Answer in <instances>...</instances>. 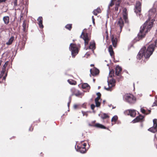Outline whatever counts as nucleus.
Listing matches in <instances>:
<instances>
[{"mask_svg":"<svg viewBox=\"0 0 157 157\" xmlns=\"http://www.w3.org/2000/svg\"><path fill=\"white\" fill-rule=\"evenodd\" d=\"M156 16V9L153 8L149 10L148 12V19L140 27L139 33L137 37L135 39L136 41H139L145 37L146 33L149 31L152 28L155 20L153 19L151 21H149Z\"/></svg>","mask_w":157,"mask_h":157,"instance_id":"f257e3e1","label":"nucleus"},{"mask_svg":"<svg viewBox=\"0 0 157 157\" xmlns=\"http://www.w3.org/2000/svg\"><path fill=\"white\" fill-rule=\"evenodd\" d=\"M157 47V39L155 41V44H150L148 46L147 49L146 47H143L139 52L137 56V58L139 59L143 56L145 58H148L152 54L155 47Z\"/></svg>","mask_w":157,"mask_h":157,"instance_id":"f03ea898","label":"nucleus"},{"mask_svg":"<svg viewBox=\"0 0 157 157\" xmlns=\"http://www.w3.org/2000/svg\"><path fill=\"white\" fill-rule=\"evenodd\" d=\"M124 101L130 104H133L135 103L136 98L133 95L131 94H126L123 97Z\"/></svg>","mask_w":157,"mask_h":157,"instance_id":"7ed1b4c3","label":"nucleus"},{"mask_svg":"<svg viewBox=\"0 0 157 157\" xmlns=\"http://www.w3.org/2000/svg\"><path fill=\"white\" fill-rule=\"evenodd\" d=\"M69 49L71 52L72 56L74 58L78 52V50L76 44L71 43L70 44Z\"/></svg>","mask_w":157,"mask_h":157,"instance_id":"20e7f679","label":"nucleus"},{"mask_svg":"<svg viewBox=\"0 0 157 157\" xmlns=\"http://www.w3.org/2000/svg\"><path fill=\"white\" fill-rule=\"evenodd\" d=\"M17 0H12L11 4L13 6L15 10H20L23 8V5L22 3H20L17 4Z\"/></svg>","mask_w":157,"mask_h":157,"instance_id":"39448f33","label":"nucleus"},{"mask_svg":"<svg viewBox=\"0 0 157 157\" xmlns=\"http://www.w3.org/2000/svg\"><path fill=\"white\" fill-rule=\"evenodd\" d=\"M108 87L106 88L105 87V88L108 91H111V89L115 86L116 81L115 79H111L110 80L108 79L107 80Z\"/></svg>","mask_w":157,"mask_h":157,"instance_id":"423d86ee","label":"nucleus"},{"mask_svg":"<svg viewBox=\"0 0 157 157\" xmlns=\"http://www.w3.org/2000/svg\"><path fill=\"white\" fill-rule=\"evenodd\" d=\"M80 37L82 38L84 40L85 46L88 44L89 41L90 40V38L88 37V34L87 33H84L82 32L81 35L80 36Z\"/></svg>","mask_w":157,"mask_h":157,"instance_id":"0eeeda50","label":"nucleus"},{"mask_svg":"<svg viewBox=\"0 0 157 157\" xmlns=\"http://www.w3.org/2000/svg\"><path fill=\"white\" fill-rule=\"evenodd\" d=\"M135 12L136 13L137 15L140 16V13L141 11V4L140 2H137L135 9Z\"/></svg>","mask_w":157,"mask_h":157,"instance_id":"6e6552de","label":"nucleus"},{"mask_svg":"<svg viewBox=\"0 0 157 157\" xmlns=\"http://www.w3.org/2000/svg\"><path fill=\"white\" fill-rule=\"evenodd\" d=\"M153 126L149 128L148 130L153 133H155L157 131V120L155 119L153 120Z\"/></svg>","mask_w":157,"mask_h":157,"instance_id":"1a4fd4ad","label":"nucleus"},{"mask_svg":"<svg viewBox=\"0 0 157 157\" xmlns=\"http://www.w3.org/2000/svg\"><path fill=\"white\" fill-rule=\"evenodd\" d=\"M124 113L126 115H130L132 117H135L136 115V110L134 109H128L124 111Z\"/></svg>","mask_w":157,"mask_h":157,"instance_id":"9d476101","label":"nucleus"},{"mask_svg":"<svg viewBox=\"0 0 157 157\" xmlns=\"http://www.w3.org/2000/svg\"><path fill=\"white\" fill-rule=\"evenodd\" d=\"M71 91L72 93V95H75L77 97H78L82 94V93L79 90L74 88H71Z\"/></svg>","mask_w":157,"mask_h":157,"instance_id":"9b49d317","label":"nucleus"},{"mask_svg":"<svg viewBox=\"0 0 157 157\" xmlns=\"http://www.w3.org/2000/svg\"><path fill=\"white\" fill-rule=\"evenodd\" d=\"M124 25V22L122 19L121 17L118 20L117 22V26L119 27L120 32L121 31L122 28Z\"/></svg>","mask_w":157,"mask_h":157,"instance_id":"f8f14e48","label":"nucleus"},{"mask_svg":"<svg viewBox=\"0 0 157 157\" xmlns=\"http://www.w3.org/2000/svg\"><path fill=\"white\" fill-rule=\"evenodd\" d=\"M75 148L77 151H79L82 153H85L86 151L85 148L83 147H81L80 146L78 145L77 146V147H75Z\"/></svg>","mask_w":157,"mask_h":157,"instance_id":"ddd939ff","label":"nucleus"},{"mask_svg":"<svg viewBox=\"0 0 157 157\" xmlns=\"http://www.w3.org/2000/svg\"><path fill=\"white\" fill-rule=\"evenodd\" d=\"M90 74L93 76H95L99 74V71L98 69L94 68L93 70L90 69Z\"/></svg>","mask_w":157,"mask_h":157,"instance_id":"4468645a","label":"nucleus"},{"mask_svg":"<svg viewBox=\"0 0 157 157\" xmlns=\"http://www.w3.org/2000/svg\"><path fill=\"white\" fill-rule=\"evenodd\" d=\"M122 71V68L119 66L117 65L116 67L115 68V74L119 76Z\"/></svg>","mask_w":157,"mask_h":157,"instance_id":"2eb2a0df","label":"nucleus"},{"mask_svg":"<svg viewBox=\"0 0 157 157\" xmlns=\"http://www.w3.org/2000/svg\"><path fill=\"white\" fill-rule=\"evenodd\" d=\"M144 118V117L143 116L141 115H140L138 116L137 117L132 121V122L134 123L140 121L142 120Z\"/></svg>","mask_w":157,"mask_h":157,"instance_id":"dca6fc26","label":"nucleus"},{"mask_svg":"<svg viewBox=\"0 0 157 157\" xmlns=\"http://www.w3.org/2000/svg\"><path fill=\"white\" fill-rule=\"evenodd\" d=\"M37 21L38 22V25L39 27L40 28H43L44 26L43 25V18L42 17H39L37 19Z\"/></svg>","mask_w":157,"mask_h":157,"instance_id":"f3484780","label":"nucleus"},{"mask_svg":"<svg viewBox=\"0 0 157 157\" xmlns=\"http://www.w3.org/2000/svg\"><path fill=\"white\" fill-rule=\"evenodd\" d=\"M111 40L112 44L114 47H116L117 42V40L116 37L112 35L111 37Z\"/></svg>","mask_w":157,"mask_h":157,"instance_id":"a211bd4d","label":"nucleus"},{"mask_svg":"<svg viewBox=\"0 0 157 157\" xmlns=\"http://www.w3.org/2000/svg\"><path fill=\"white\" fill-rule=\"evenodd\" d=\"M95 44L94 41H91L90 43V45L89 46V48L91 49L94 51V49L95 48Z\"/></svg>","mask_w":157,"mask_h":157,"instance_id":"6ab92c4d","label":"nucleus"},{"mask_svg":"<svg viewBox=\"0 0 157 157\" xmlns=\"http://www.w3.org/2000/svg\"><path fill=\"white\" fill-rule=\"evenodd\" d=\"M123 15L124 18V19L125 21H126L127 19V10L126 8H124L123 9Z\"/></svg>","mask_w":157,"mask_h":157,"instance_id":"aec40b11","label":"nucleus"},{"mask_svg":"<svg viewBox=\"0 0 157 157\" xmlns=\"http://www.w3.org/2000/svg\"><path fill=\"white\" fill-rule=\"evenodd\" d=\"M10 18L9 16H6L3 17V20L5 24L7 25L9 22Z\"/></svg>","mask_w":157,"mask_h":157,"instance_id":"412c9836","label":"nucleus"},{"mask_svg":"<svg viewBox=\"0 0 157 157\" xmlns=\"http://www.w3.org/2000/svg\"><path fill=\"white\" fill-rule=\"evenodd\" d=\"M108 51L109 52L110 55L112 57L113 56L114 53L112 47L111 45H110L108 48Z\"/></svg>","mask_w":157,"mask_h":157,"instance_id":"4be33fe9","label":"nucleus"},{"mask_svg":"<svg viewBox=\"0 0 157 157\" xmlns=\"http://www.w3.org/2000/svg\"><path fill=\"white\" fill-rule=\"evenodd\" d=\"M5 71H6L5 70H2V71H1L0 75L3 76L2 78L3 80H5L6 77L7 75V72L5 74Z\"/></svg>","mask_w":157,"mask_h":157,"instance_id":"5701e85b","label":"nucleus"},{"mask_svg":"<svg viewBox=\"0 0 157 157\" xmlns=\"http://www.w3.org/2000/svg\"><path fill=\"white\" fill-rule=\"evenodd\" d=\"M14 37L13 36H12L9 39L8 41L6 42V44L7 45L11 44L13 41L14 40Z\"/></svg>","mask_w":157,"mask_h":157,"instance_id":"b1692460","label":"nucleus"},{"mask_svg":"<svg viewBox=\"0 0 157 157\" xmlns=\"http://www.w3.org/2000/svg\"><path fill=\"white\" fill-rule=\"evenodd\" d=\"M82 88L83 89H86L88 90H89L90 89V86L86 83H84L82 85Z\"/></svg>","mask_w":157,"mask_h":157,"instance_id":"393cba45","label":"nucleus"},{"mask_svg":"<svg viewBox=\"0 0 157 157\" xmlns=\"http://www.w3.org/2000/svg\"><path fill=\"white\" fill-rule=\"evenodd\" d=\"M94 126L95 127L98 128H104V129H106V127H105V126H104V125H103L101 124H99L98 123L94 125Z\"/></svg>","mask_w":157,"mask_h":157,"instance_id":"a878e982","label":"nucleus"},{"mask_svg":"<svg viewBox=\"0 0 157 157\" xmlns=\"http://www.w3.org/2000/svg\"><path fill=\"white\" fill-rule=\"evenodd\" d=\"M25 44V41H22L20 43L19 46L21 49H23L24 48Z\"/></svg>","mask_w":157,"mask_h":157,"instance_id":"bb28decb","label":"nucleus"},{"mask_svg":"<svg viewBox=\"0 0 157 157\" xmlns=\"http://www.w3.org/2000/svg\"><path fill=\"white\" fill-rule=\"evenodd\" d=\"M23 30L24 32H25L26 31L27 25L26 24L25 21H24L22 24Z\"/></svg>","mask_w":157,"mask_h":157,"instance_id":"cd10ccee","label":"nucleus"},{"mask_svg":"<svg viewBox=\"0 0 157 157\" xmlns=\"http://www.w3.org/2000/svg\"><path fill=\"white\" fill-rule=\"evenodd\" d=\"M68 82L71 85H75L76 84L75 81L71 79L68 80Z\"/></svg>","mask_w":157,"mask_h":157,"instance_id":"c85d7f7f","label":"nucleus"},{"mask_svg":"<svg viewBox=\"0 0 157 157\" xmlns=\"http://www.w3.org/2000/svg\"><path fill=\"white\" fill-rule=\"evenodd\" d=\"M101 117L102 119H104L108 117L109 116L107 114L104 113L101 116Z\"/></svg>","mask_w":157,"mask_h":157,"instance_id":"c756f323","label":"nucleus"},{"mask_svg":"<svg viewBox=\"0 0 157 157\" xmlns=\"http://www.w3.org/2000/svg\"><path fill=\"white\" fill-rule=\"evenodd\" d=\"M72 28V24H68L65 26V28L69 30H71Z\"/></svg>","mask_w":157,"mask_h":157,"instance_id":"7c9ffc66","label":"nucleus"},{"mask_svg":"<svg viewBox=\"0 0 157 157\" xmlns=\"http://www.w3.org/2000/svg\"><path fill=\"white\" fill-rule=\"evenodd\" d=\"M117 119H118L117 116L116 115L112 117V118L111 119V121L112 122L114 121V122H115L117 121Z\"/></svg>","mask_w":157,"mask_h":157,"instance_id":"2f4dec72","label":"nucleus"},{"mask_svg":"<svg viewBox=\"0 0 157 157\" xmlns=\"http://www.w3.org/2000/svg\"><path fill=\"white\" fill-rule=\"evenodd\" d=\"M114 71L113 70L110 71L109 74V76L112 77L114 75Z\"/></svg>","mask_w":157,"mask_h":157,"instance_id":"473e14b6","label":"nucleus"},{"mask_svg":"<svg viewBox=\"0 0 157 157\" xmlns=\"http://www.w3.org/2000/svg\"><path fill=\"white\" fill-rule=\"evenodd\" d=\"M100 101H95V104H96V106L97 107H99L100 106Z\"/></svg>","mask_w":157,"mask_h":157,"instance_id":"72a5a7b5","label":"nucleus"},{"mask_svg":"<svg viewBox=\"0 0 157 157\" xmlns=\"http://www.w3.org/2000/svg\"><path fill=\"white\" fill-rule=\"evenodd\" d=\"M8 63V61H7L4 64V65L2 67V70H5V71H6V66L7 65Z\"/></svg>","mask_w":157,"mask_h":157,"instance_id":"f704fd0d","label":"nucleus"},{"mask_svg":"<svg viewBox=\"0 0 157 157\" xmlns=\"http://www.w3.org/2000/svg\"><path fill=\"white\" fill-rule=\"evenodd\" d=\"M141 112L143 114L147 115L148 114L146 113V111L145 109H143L142 108H141L140 109Z\"/></svg>","mask_w":157,"mask_h":157,"instance_id":"c9c22d12","label":"nucleus"},{"mask_svg":"<svg viewBox=\"0 0 157 157\" xmlns=\"http://www.w3.org/2000/svg\"><path fill=\"white\" fill-rule=\"evenodd\" d=\"M87 112H84L83 111H82V113L83 114V116H86V117H87L88 116V114L87 113Z\"/></svg>","mask_w":157,"mask_h":157,"instance_id":"e433bc0d","label":"nucleus"},{"mask_svg":"<svg viewBox=\"0 0 157 157\" xmlns=\"http://www.w3.org/2000/svg\"><path fill=\"white\" fill-rule=\"evenodd\" d=\"M96 10V11L99 13L101 12V10L100 8L98 7L95 10Z\"/></svg>","mask_w":157,"mask_h":157,"instance_id":"4c0bfd02","label":"nucleus"},{"mask_svg":"<svg viewBox=\"0 0 157 157\" xmlns=\"http://www.w3.org/2000/svg\"><path fill=\"white\" fill-rule=\"evenodd\" d=\"M1 29L3 30H4L6 29V28L5 27V26L4 25H2L1 26Z\"/></svg>","mask_w":157,"mask_h":157,"instance_id":"58836bf2","label":"nucleus"},{"mask_svg":"<svg viewBox=\"0 0 157 157\" xmlns=\"http://www.w3.org/2000/svg\"><path fill=\"white\" fill-rule=\"evenodd\" d=\"M96 105L93 104H92L91 105V108L92 110H94V108L95 107Z\"/></svg>","mask_w":157,"mask_h":157,"instance_id":"ea45409f","label":"nucleus"},{"mask_svg":"<svg viewBox=\"0 0 157 157\" xmlns=\"http://www.w3.org/2000/svg\"><path fill=\"white\" fill-rule=\"evenodd\" d=\"M93 14L95 16L97 15L98 14V13H97V12L96 11V10H94L93 11Z\"/></svg>","mask_w":157,"mask_h":157,"instance_id":"a19ab883","label":"nucleus"},{"mask_svg":"<svg viewBox=\"0 0 157 157\" xmlns=\"http://www.w3.org/2000/svg\"><path fill=\"white\" fill-rule=\"evenodd\" d=\"M101 98L99 97V96H98L95 99V101H100V99Z\"/></svg>","mask_w":157,"mask_h":157,"instance_id":"79ce46f5","label":"nucleus"},{"mask_svg":"<svg viewBox=\"0 0 157 157\" xmlns=\"http://www.w3.org/2000/svg\"><path fill=\"white\" fill-rule=\"evenodd\" d=\"M112 6V4H109V5L108 7V10H107V12L108 13L109 11V6Z\"/></svg>","mask_w":157,"mask_h":157,"instance_id":"37998d69","label":"nucleus"},{"mask_svg":"<svg viewBox=\"0 0 157 157\" xmlns=\"http://www.w3.org/2000/svg\"><path fill=\"white\" fill-rule=\"evenodd\" d=\"M6 0H0V4L5 2Z\"/></svg>","mask_w":157,"mask_h":157,"instance_id":"c03bdc74","label":"nucleus"},{"mask_svg":"<svg viewBox=\"0 0 157 157\" xmlns=\"http://www.w3.org/2000/svg\"><path fill=\"white\" fill-rule=\"evenodd\" d=\"M118 9V6H116L115 7V10L116 11H117Z\"/></svg>","mask_w":157,"mask_h":157,"instance_id":"a18cd8bd","label":"nucleus"},{"mask_svg":"<svg viewBox=\"0 0 157 157\" xmlns=\"http://www.w3.org/2000/svg\"><path fill=\"white\" fill-rule=\"evenodd\" d=\"M72 96V94L70 95L69 98V101H70L71 102V97Z\"/></svg>","mask_w":157,"mask_h":157,"instance_id":"49530a36","label":"nucleus"},{"mask_svg":"<svg viewBox=\"0 0 157 157\" xmlns=\"http://www.w3.org/2000/svg\"><path fill=\"white\" fill-rule=\"evenodd\" d=\"M97 94L98 96H99V97L101 98V94H100V92H98Z\"/></svg>","mask_w":157,"mask_h":157,"instance_id":"de8ad7c7","label":"nucleus"},{"mask_svg":"<svg viewBox=\"0 0 157 157\" xmlns=\"http://www.w3.org/2000/svg\"><path fill=\"white\" fill-rule=\"evenodd\" d=\"M83 147H84V148H85V147L86 146V144L85 143H84L83 144Z\"/></svg>","mask_w":157,"mask_h":157,"instance_id":"09e8293b","label":"nucleus"},{"mask_svg":"<svg viewBox=\"0 0 157 157\" xmlns=\"http://www.w3.org/2000/svg\"><path fill=\"white\" fill-rule=\"evenodd\" d=\"M71 102L70 101H69L67 103V106L68 107L69 106L70 104L71 103Z\"/></svg>","mask_w":157,"mask_h":157,"instance_id":"8fccbe9b","label":"nucleus"},{"mask_svg":"<svg viewBox=\"0 0 157 157\" xmlns=\"http://www.w3.org/2000/svg\"><path fill=\"white\" fill-rule=\"evenodd\" d=\"M77 107V105H74V107L75 109Z\"/></svg>","mask_w":157,"mask_h":157,"instance_id":"3c124183","label":"nucleus"},{"mask_svg":"<svg viewBox=\"0 0 157 157\" xmlns=\"http://www.w3.org/2000/svg\"><path fill=\"white\" fill-rule=\"evenodd\" d=\"M94 20H95L94 19H93V20H92V22L94 24H95Z\"/></svg>","mask_w":157,"mask_h":157,"instance_id":"603ef678","label":"nucleus"},{"mask_svg":"<svg viewBox=\"0 0 157 157\" xmlns=\"http://www.w3.org/2000/svg\"><path fill=\"white\" fill-rule=\"evenodd\" d=\"M31 128L30 127L29 129V131H32L33 130V128H32V130L31 129Z\"/></svg>","mask_w":157,"mask_h":157,"instance_id":"864d4df0","label":"nucleus"},{"mask_svg":"<svg viewBox=\"0 0 157 157\" xmlns=\"http://www.w3.org/2000/svg\"><path fill=\"white\" fill-rule=\"evenodd\" d=\"M86 56H89V54H87V53H86Z\"/></svg>","mask_w":157,"mask_h":157,"instance_id":"5fc2aeb1","label":"nucleus"},{"mask_svg":"<svg viewBox=\"0 0 157 157\" xmlns=\"http://www.w3.org/2000/svg\"><path fill=\"white\" fill-rule=\"evenodd\" d=\"M2 77H3V76H2L0 74V79L2 78Z\"/></svg>","mask_w":157,"mask_h":157,"instance_id":"6e6d98bb","label":"nucleus"},{"mask_svg":"<svg viewBox=\"0 0 157 157\" xmlns=\"http://www.w3.org/2000/svg\"><path fill=\"white\" fill-rule=\"evenodd\" d=\"M2 62V61L0 60V66H1V65Z\"/></svg>","mask_w":157,"mask_h":157,"instance_id":"4d7b16f0","label":"nucleus"},{"mask_svg":"<svg viewBox=\"0 0 157 157\" xmlns=\"http://www.w3.org/2000/svg\"><path fill=\"white\" fill-rule=\"evenodd\" d=\"M94 66V64H91L90 65V66Z\"/></svg>","mask_w":157,"mask_h":157,"instance_id":"13d9d810","label":"nucleus"},{"mask_svg":"<svg viewBox=\"0 0 157 157\" xmlns=\"http://www.w3.org/2000/svg\"><path fill=\"white\" fill-rule=\"evenodd\" d=\"M92 20H93V19H94V16H92Z\"/></svg>","mask_w":157,"mask_h":157,"instance_id":"bf43d9fd","label":"nucleus"},{"mask_svg":"<svg viewBox=\"0 0 157 157\" xmlns=\"http://www.w3.org/2000/svg\"><path fill=\"white\" fill-rule=\"evenodd\" d=\"M155 138L156 139V136H155L154 140H155Z\"/></svg>","mask_w":157,"mask_h":157,"instance_id":"052dcab7","label":"nucleus"},{"mask_svg":"<svg viewBox=\"0 0 157 157\" xmlns=\"http://www.w3.org/2000/svg\"><path fill=\"white\" fill-rule=\"evenodd\" d=\"M103 102L104 103L105 102V100H104Z\"/></svg>","mask_w":157,"mask_h":157,"instance_id":"680f3d73","label":"nucleus"},{"mask_svg":"<svg viewBox=\"0 0 157 157\" xmlns=\"http://www.w3.org/2000/svg\"><path fill=\"white\" fill-rule=\"evenodd\" d=\"M100 86H98V89H99L100 88Z\"/></svg>","mask_w":157,"mask_h":157,"instance_id":"e2e57ef3","label":"nucleus"},{"mask_svg":"<svg viewBox=\"0 0 157 157\" xmlns=\"http://www.w3.org/2000/svg\"><path fill=\"white\" fill-rule=\"evenodd\" d=\"M93 81H94H94H95V79H93Z\"/></svg>","mask_w":157,"mask_h":157,"instance_id":"0e129e2a","label":"nucleus"},{"mask_svg":"<svg viewBox=\"0 0 157 157\" xmlns=\"http://www.w3.org/2000/svg\"><path fill=\"white\" fill-rule=\"evenodd\" d=\"M111 105H109V107H110Z\"/></svg>","mask_w":157,"mask_h":157,"instance_id":"69168bd1","label":"nucleus"},{"mask_svg":"<svg viewBox=\"0 0 157 157\" xmlns=\"http://www.w3.org/2000/svg\"><path fill=\"white\" fill-rule=\"evenodd\" d=\"M155 102H154V104H155Z\"/></svg>","mask_w":157,"mask_h":157,"instance_id":"338daca9","label":"nucleus"},{"mask_svg":"<svg viewBox=\"0 0 157 157\" xmlns=\"http://www.w3.org/2000/svg\"><path fill=\"white\" fill-rule=\"evenodd\" d=\"M156 147H157V145H156Z\"/></svg>","mask_w":157,"mask_h":157,"instance_id":"774afa93","label":"nucleus"}]
</instances>
